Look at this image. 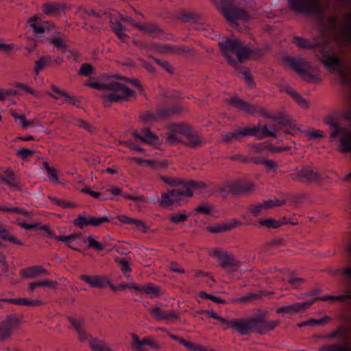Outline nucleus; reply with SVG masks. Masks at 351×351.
<instances>
[{"instance_id": "obj_4", "label": "nucleus", "mask_w": 351, "mask_h": 351, "mask_svg": "<svg viewBox=\"0 0 351 351\" xmlns=\"http://www.w3.org/2000/svg\"><path fill=\"white\" fill-rule=\"evenodd\" d=\"M343 280L345 293L337 296L325 295L323 297L315 298L303 302L294 303L291 305L281 306L277 309L278 313L293 314L300 312L311 306L315 300L322 301H340L341 302H348L351 301V265L337 270Z\"/></svg>"}, {"instance_id": "obj_23", "label": "nucleus", "mask_w": 351, "mask_h": 351, "mask_svg": "<svg viewBox=\"0 0 351 351\" xmlns=\"http://www.w3.org/2000/svg\"><path fill=\"white\" fill-rule=\"evenodd\" d=\"M252 319L255 320V324L252 326V331L255 330L260 334H265L278 325L277 321H267L261 317L252 318Z\"/></svg>"}, {"instance_id": "obj_30", "label": "nucleus", "mask_w": 351, "mask_h": 351, "mask_svg": "<svg viewBox=\"0 0 351 351\" xmlns=\"http://www.w3.org/2000/svg\"><path fill=\"white\" fill-rule=\"evenodd\" d=\"M80 279L88 283L92 287L102 289L108 285V280L101 276H90L84 274L80 276Z\"/></svg>"}, {"instance_id": "obj_56", "label": "nucleus", "mask_w": 351, "mask_h": 351, "mask_svg": "<svg viewBox=\"0 0 351 351\" xmlns=\"http://www.w3.org/2000/svg\"><path fill=\"white\" fill-rule=\"evenodd\" d=\"M75 125L79 128L86 130L90 134H93L95 131V128L93 125L82 119H77L75 122Z\"/></svg>"}, {"instance_id": "obj_17", "label": "nucleus", "mask_w": 351, "mask_h": 351, "mask_svg": "<svg viewBox=\"0 0 351 351\" xmlns=\"http://www.w3.org/2000/svg\"><path fill=\"white\" fill-rule=\"evenodd\" d=\"M291 176L293 180L302 182H315L320 180L319 174L310 166H304L300 171L291 174Z\"/></svg>"}, {"instance_id": "obj_51", "label": "nucleus", "mask_w": 351, "mask_h": 351, "mask_svg": "<svg viewBox=\"0 0 351 351\" xmlns=\"http://www.w3.org/2000/svg\"><path fill=\"white\" fill-rule=\"evenodd\" d=\"M20 95L18 90L14 89L0 88V101H3L12 95Z\"/></svg>"}, {"instance_id": "obj_39", "label": "nucleus", "mask_w": 351, "mask_h": 351, "mask_svg": "<svg viewBox=\"0 0 351 351\" xmlns=\"http://www.w3.org/2000/svg\"><path fill=\"white\" fill-rule=\"evenodd\" d=\"M141 293H145L149 295L151 298H157L160 294V287L155 286L152 283H147L145 285L141 286Z\"/></svg>"}, {"instance_id": "obj_59", "label": "nucleus", "mask_w": 351, "mask_h": 351, "mask_svg": "<svg viewBox=\"0 0 351 351\" xmlns=\"http://www.w3.org/2000/svg\"><path fill=\"white\" fill-rule=\"evenodd\" d=\"M51 43L53 44L56 47L62 50V53H65L66 51V45L64 40L61 38H53L51 40Z\"/></svg>"}, {"instance_id": "obj_22", "label": "nucleus", "mask_w": 351, "mask_h": 351, "mask_svg": "<svg viewBox=\"0 0 351 351\" xmlns=\"http://www.w3.org/2000/svg\"><path fill=\"white\" fill-rule=\"evenodd\" d=\"M132 341V348L136 351H146L143 348L144 346H148L156 350H158L160 348L159 344L150 337H147L141 340L136 335L133 334Z\"/></svg>"}, {"instance_id": "obj_35", "label": "nucleus", "mask_w": 351, "mask_h": 351, "mask_svg": "<svg viewBox=\"0 0 351 351\" xmlns=\"http://www.w3.org/2000/svg\"><path fill=\"white\" fill-rule=\"evenodd\" d=\"M169 336L171 339L176 341H178L180 344L183 345L184 347H186L188 350L191 351H215L213 349H206L199 345L187 341L185 339L173 334H169Z\"/></svg>"}, {"instance_id": "obj_61", "label": "nucleus", "mask_w": 351, "mask_h": 351, "mask_svg": "<svg viewBox=\"0 0 351 351\" xmlns=\"http://www.w3.org/2000/svg\"><path fill=\"white\" fill-rule=\"evenodd\" d=\"M34 154V151L33 149L27 148H21L17 150L16 152L17 156L22 158L23 160H25L28 157L33 156Z\"/></svg>"}, {"instance_id": "obj_53", "label": "nucleus", "mask_w": 351, "mask_h": 351, "mask_svg": "<svg viewBox=\"0 0 351 351\" xmlns=\"http://www.w3.org/2000/svg\"><path fill=\"white\" fill-rule=\"evenodd\" d=\"M109 219L107 217H88V223L89 226H99L101 224L108 222Z\"/></svg>"}, {"instance_id": "obj_46", "label": "nucleus", "mask_w": 351, "mask_h": 351, "mask_svg": "<svg viewBox=\"0 0 351 351\" xmlns=\"http://www.w3.org/2000/svg\"><path fill=\"white\" fill-rule=\"evenodd\" d=\"M0 211L3 213L8 212L16 214H21L26 217H30V215L28 212L23 210L19 207H12L10 205H0Z\"/></svg>"}, {"instance_id": "obj_10", "label": "nucleus", "mask_w": 351, "mask_h": 351, "mask_svg": "<svg viewBox=\"0 0 351 351\" xmlns=\"http://www.w3.org/2000/svg\"><path fill=\"white\" fill-rule=\"evenodd\" d=\"M326 337L328 339H337L342 340L344 343L342 344H325L319 348V351H350V347L347 343V328L339 326L336 330L329 333Z\"/></svg>"}, {"instance_id": "obj_8", "label": "nucleus", "mask_w": 351, "mask_h": 351, "mask_svg": "<svg viewBox=\"0 0 351 351\" xmlns=\"http://www.w3.org/2000/svg\"><path fill=\"white\" fill-rule=\"evenodd\" d=\"M325 123L329 127L330 138L339 137L341 151L343 153L351 152V130L343 126L339 120L332 116L326 117Z\"/></svg>"}, {"instance_id": "obj_26", "label": "nucleus", "mask_w": 351, "mask_h": 351, "mask_svg": "<svg viewBox=\"0 0 351 351\" xmlns=\"http://www.w3.org/2000/svg\"><path fill=\"white\" fill-rule=\"evenodd\" d=\"M136 27L141 32L148 34L153 38L160 39L166 38L163 31L154 24H141L136 23Z\"/></svg>"}, {"instance_id": "obj_34", "label": "nucleus", "mask_w": 351, "mask_h": 351, "mask_svg": "<svg viewBox=\"0 0 351 351\" xmlns=\"http://www.w3.org/2000/svg\"><path fill=\"white\" fill-rule=\"evenodd\" d=\"M110 22L111 24V28L117 36L122 41H125L128 36L124 33L125 29L121 24V21L119 18L110 17Z\"/></svg>"}, {"instance_id": "obj_2", "label": "nucleus", "mask_w": 351, "mask_h": 351, "mask_svg": "<svg viewBox=\"0 0 351 351\" xmlns=\"http://www.w3.org/2000/svg\"><path fill=\"white\" fill-rule=\"evenodd\" d=\"M219 45L228 64L236 67L247 84L251 86L253 81L250 71L238 64V62L242 63L248 58L251 50L247 47H243L237 39L226 38L221 40Z\"/></svg>"}, {"instance_id": "obj_19", "label": "nucleus", "mask_w": 351, "mask_h": 351, "mask_svg": "<svg viewBox=\"0 0 351 351\" xmlns=\"http://www.w3.org/2000/svg\"><path fill=\"white\" fill-rule=\"evenodd\" d=\"M19 319L14 316L10 315L6 320L0 323V341L8 339L12 331L19 324Z\"/></svg>"}, {"instance_id": "obj_7", "label": "nucleus", "mask_w": 351, "mask_h": 351, "mask_svg": "<svg viewBox=\"0 0 351 351\" xmlns=\"http://www.w3.org/2000/svg\"><path fill=\"white\" fill-rule=\"evenodd\" d=\"M167 140L170 144L182 142L191 147H197L202 143L199 134L183 123L171 124L167 133Z\"/></svg>"}, {"instance_id": "obj_43", "label": "nucleus", "mask_w": 351, "mask_h": 351, "mask_svg": "<svg viewBox=\"0 0 351 351\" xmlns=\"http://www.w3.org/2000/svg\"><path fill=\"white\" fill-rule=\"evenodd\" d=\"M2 180L6 184H9L12 188L15 189H19V185L15 180L16 176L12 171H5L3 175Z\"/></svg>"}, {"instance_id": "obj_31", "label": "nucleus", "mask_w": 351, "mask_h": 351, "mask_svg": "<svg viewBox=\"0 0 351 351\" xmlns=\"http://www.w3.org/2000/svg\"><path fill=\"white\" fill-rule=\"evenodd\" d=\"M20 274L25 278H34L41 274H48V271L39 265L32 266L21 270Z\"/></svg>"}, {"instance_id": "obj_3", "label": "nucleus", "mask_w": 351, "mask_h": 351, "mask_svg": "<svg viewBox=\"0 0 351 351\" xmlns=\"http://www.w3.org/2000/svg\"><path fill=\"white\" fill-rule=\"evenodd\" d=\"M160 179L169 186H177L162 194L160 204L163 206L184 201L186 198L192 197L195 191L206 188V184L201 181L179 182L176 178L164 176H160Z\"/></svg>"}, {"instance_id": "obj_52", "label": "nucleus", "mask_w": 351, "mask_h": 351, "mask_svg": "<svg viewBox=\"0 0 351 351\" xmlns=\"http://www.w3.org/2000/svg\"><path fill=\"white\" fill-rule=\"evenodd\" d=\"M89 343L94 351H101L106 348L103 342L97 338L90 337Z\"/></svg>"}, {"instance_id": "obj_62", "label": "nucleus", "mask_w": 351, "mask_h": 351, "mask_svg": "<svg viewBox=\"0 0 351 351\" xmlns=\"http://www.w3.org/2000/svg\"><path fill=\"white\" fill-rule=\"evenodd\" d=\"M328 24L329 27L334 32H338L339 29V19L337 16H330L328 19Z\"/></svg>"}, {"instance_id": "obj_29", "label": "nucleus", "mask_w": 351, "mask_h": 351, "mask_svg": "<svg viewBox=\"0 0 351 351\" xmlns=\"http://www.w3.org/2000/svg\"><path fill=\"white\" fill-rule=\"evenodd\" d=\"M241 223L238 220L233 219L228 223H219L207 227L208 232L211 233H222L232 230Z\"/></svg>"}, {"instance_id": "obj_60", "label": "nucleus", "mask_w": 351, "mask_h": 351, "mask_svg": "<svg viewBox=\"0 0 351 351\" xmlns=\"http://www.w3.org/2000/svg\"><path fill=\"white\" fill-rule=\"evenodd\" d=\"M262 292H257V293H250L247 295H245L238 299L239 302H245L253 300H256L260 298L262 296Z\"/></svg>"}, {"instance_id": "obj_45", "label": "nucleus", "mask_w": 351, "mask_h": 351, "mask_svg": "<svg viewBox=\"0 0 351 351\" xmlns=\"http://www.w3.org/2000/svg\"><path fill=\"white\" fill-rule=\"evenodd\" d=\"M51 88L53 93H58L60 95L64 97V101H69L71 104L73 106L77 105V102L78 101V100L75 97L70 96L68 93L63 90H61L54 85H51Z\"/></svg>"}, {"instance_id": "obj_6", "label": "nucleus", "mask_w": 351, "mask_h": 351, "mask_svg": "<svg viewBox=\"0 0 351 351\" xmlns=\"http://www.w3.org/2000/svg\"><path fill=\"white\" fill-rule=\"evenodd\" d=\"M276 130L273 127L267 125H256L250 128L238 127L233 132H228L222 134L223 141L230 143L232 140L241 141L247 136H255L257 139H262L265 136L275 137Z\"/></svg>"}, {"instance_id": "obj_55", "label": "nucleus", "mask_w": 351, "mask_h": 351, "mask_svg": "<svg viewBox=\"0 0 351 351\" xmlns=\"http://www.w3.org/2000/svg\"><path fill=\"white\" fill-rule=\"evenodd\" d=\"M189 215L185 213H180L171 215L170 220L174 223H179L187 220Z\"/></svg>"}, {"instance_id": "obj_21", "label": "nucleus", "mask_w": 351, "mask_h": 351, "mask_svg": "<svg viewBox=\"0 0 351 351\" xmlns=\"http://www.w3.org/2000/svg\"><path fill=\"white\" fill-rule=\"evenodd\" d=\"M152 316L157 320L173 321L178 318V313L176 311H165L159 306H154L149 309Z\"/></svg>"}, {"instance_id": "obj_49", "label": "nucleus", "mask_w": 351, "mask_h": 351, "mask_svg": "<svg viewBox=\"0 0 351 351\" xmlns=\"http://www.w3.org/2000/svg\"><path fill=\"white\" fill-rule=\"evenodd\" d=\"M12 86L16 87V88H18L22 90H23L24 92H25L26 93H29V94H31L32 95H34V97H37V98H40V94L38 93V92L29 86H27V85H25V84L23 83H21V82H14L12 84Z\"/></svg>"}, {"instance_id": "obj_33", "label": "nucleus", "mask_w": 351, "mask_h": 351, "mask_svg": "<svg viewBox=\"0 0 351 351\" xmlns=\"http://www.w3.org/2000/svg\"><path fill=\"white\" fill-rule=\"evenodd\" d=\"M117 219L124 224L134 225L138 230H141L143 232H146L148 230V226L144 222L136 219L129 217L127 215H118Z\"/></svg>"}, {"instance_id": "obj_14", "label": "nucleus", "mask_w": 351, "mask_h": 351, "mask_svg": "<svg viewBox=\"0 0 351 351\" xmlns=\"http://www.w3.org/2000/svg\"><path fill=\"white\" fill-rule=\"evenodd\" d=\"M181 112L180 108L178 106H173L172 107L161 108L158 110L157 114L152 112H146L141 116L142 121L145 123H148L157 120L158 119H165L169 117L174 114H180Z\"/></svg>"}, {"instance_id": "obj_48", "label": "nucleus", "mask_w": 351, "mask_h": 351, "mask_svg": "<svg viewBox=\"0 0 351 351\" xmlns=\"http://www.w3.org/2000/svg\"><path fill=\"white\" fill-rule=\"evenodd\" d=\"M11 114L14 118L15 121L24 128H28L33 123V121L26 120L24 115L18 114L15 111H12Z\"/></svg>"}, {"instance_id": "obj_12", "label": "nucleus", "mask_w": 351, "mask_h": 351, "mask_svg": "<svg viewBox=\"0 0 351 351\" xmlns=\"http://www.w3.org/2000/svg\"><path fill=\"white\" fill-rule=\"evenodd\" d=\"M290 9L298 13L313 14L318 11L316 0H287Z\"/></svg>"}, {"instance_id": "obj_42", "label": "nucleus", "mask_w": 351, "mask_h": 351, "mask_svg": "<svg viewBox=\"0 0 351 351\" xmlns=\"http://www.w3.org/2000/svg\"><path fill=\"white\" fill-rule=\"evenodd\" d=\"M52 57L49 56H45L40 57L35 62L34 73L38 75L41 70H43L46 66L49 65L51 63Z\"/></svg>"}, {"instance_id": "obj_63", "label": "nucleus", "mask_w": 351, "mask_h": 351, "mask_svg": "<svg viewBox=\"0 0 351 351\" xmlns=\"http://www.w3.org/2000/svg\"><path fill=\"white\" fill-rule=\"evenodd\" d=\"M49 199L51 200V202L52 203H53L54 204H56L62 208H71L72 207V204L69 202H67L63 199H58L56 197H52V196H50L49 197Z\"/></svg>"}, {"instance_id": "obj_25", "label": "nucleus", "mask_w": 351, "mask_h": 351, "mask_svg": "<svg viewBox=\"0 0 351 351\" xmlns=\"http://www.w3.org/2000/svg\"><path fill=\"white\" fill-rule=\"evenodd\" d=\"M133 135L142 142L152 145H156L159 142L158 137L148 128L143 129L141 132L135 131Z\"/></svg>"}, {"instance_id": "obj_11", "label": "nucleus", "mask_w": 351, "mask_h": 351, "mask_svg": "<svg viewBox=\"0 0 351 351\" xmlns=\"http://www.w3.org/2000/svg\"><path fill=\"white\" fill-rule=\"evenodd\" d=\"M210 254L217 258L220 266L228 272H233L238 269L239 263L235 257L230 252H222L219 248H215L210 252Z\"/></svg>"}, {"instance_id": "obj_24", "label": "nucleus", "mask_w": 351, "mask_h": 351, "mask_svg": "<svg viewBox=\"0 0 351 351\" xmlns=\"http://www.w3.org/2000/svg\"><path fill=\"white\" fill-rule=\"evenodd\" d=\"M42 230H47L48 232V234L50 237H53L56 240L64 242L69 248L74 250H79L77 247H74L72 245V242L75 240L80 239L82 237V234L81 232H74L73 234H71L68 236L64 235H55L51 231H50L47 226H43Z\"/></svg>"}, {"instance_id": "obj_27", "label": "nucleus", "mask_w": 351, "mask_h": 351, "mask_svg": "<svg viewBox=\"0 0 351 351\" xmlns=\"http://www.w3.org/2000/svg\"><path fill=\"white\" fill-rule=\"evenodd\" d=\"M28 23H29L34 31L37 34H43L45 32L52 31L53 29L56 28L53 24L50 23L49 22H38L36 16H34L29 19L28 20Z\"/></svg>"}, {"instance_id": "obj_32", "label": "nucleus", "mask_w": 351, "mask_h": 351, "mask_svg": "<svg viewBox=\"0 0 351 351\" xmlns=\"http://www.w3.org/2000/svg\"><path fill=\"white\" fill-rule=\"evenodd\" d=\"M69 320L77 332L80 341L82 342L86 341L89 335L84 330L85 321L84 319H78L73 317H69Z\"/></svg>"}, {"instance_id": "obj_58", "label": "nucleus", "mask_w": 351, "mask_h": 351, "mask_svg": "<svg viewBox=\"0 0 351 351\" xmlns=\"http://www.w3.org/2000/svg\"><path fill=\"white\" fill-rule=\"evenodd\" d=\"M73 224L80 228L83 229L84 227L89 226L88 217L86 218L83 215H79L74 219Z\"/></svg>"}, {"instance_id": "obj_5", "label": "nucleus", "mask_w": 351, "mask_h": 351, "mask_svg": "<svg viewBox=\"0 0 351 351\" xmlns=\"http://www.w3.org/2000/svg\"><path fill=\"white\" fill-rule=\"evenodd\" d=\"M88 86L103 91L101 97L104 103L117 102L134 95V91L118 82H95L89 83Z\"/></svg>"}, {"instance_id": "obj_40", "label": "nucleus", "mask_w": 351, "mask_h": 351, "mask_svg": "<svg viewBox=\"0 0 351 351\" xmlns=\"http://www.w3.org/2000/svg\"><path fill=\"white\" fill-rule=\"evenodd\" d=\"M342 36L345 41L348 43H351V14L346 15V23L342 26L341 29Z\"/></svg>"}, {"instance_id": "obj_9", "label": "nucleus", "mask_w": 351, "mask_h": 351, "mask_svg": "<svg viewBox=\"0 0 351 351\" xmlns=\"http://www.w3.org/2000/svg\"><path fill=\"white\" fill-rule=\"evenodd\" d=\"M285 62L306 82H313L317 80V68L304 58L287 56Z\"/></svg>"}, {"instance_id": "obj_36", "label": "nucleus", "mask_w": 351, "mask_h": 351, "mask_svg": "<svg viewBox=\"0 0 351 351\" xmlns=\"http://www.w3.org/2000/svg\"><path fill=\"white\" fill-rule=\"evenodd\" d=\"M45 14L49 16H56L63 12V7L60 4L49 3L43 5V8Z\"/></svg>"}, {"instance_id": "obj_15", "label": "nucleus", "mask_w": 351, "mask_h": 351, "mask_svg": "<svg viewBox=\"0 0 351 351\" xmlns=\"http://www.w3.org/2000/svg\"><path fill=\"white\" fill-rule=\"evenodd\" d=\"M232 0H221V11L225 18L231 23L238 19H244L246 13L243 10L234 7Z\"/></svg>"}, {"instance_id": "obj_37", "label": "nucleus", "mask_w": 351, "mask_h": 351, "mask_svg": "<svg viewBox=\"0 0 351 351\" xmlns=\"http://www.w3.org/2000/svg\"><path fill=\"white\" fill-rule=\"evenodd\" d=\"M5 301L20 306H39L41 304V302L40 300H31L25 298H10L6 299Z\"/></svg>"}, {"instance_id": "obj_41", "label": "nucleus", "mask_w": 351, "mask_h": 351, "mask_svg": "<svg viewBox=\"0 0 351 351\" xmlns=\"http://www.w3.org/2000/svg\"><path fill=\"white\" fill-rule=\"evenodd\" d=\"M272 202L271 201H264L263 203H256L250 206V213L254 217L259 215L263 209H268L271 208Z\"/></svg>"}, {"instance_id": "obj_47", "label": "nucleus", "mask_w": 351, "mask_h": 351, "mask_svg": "<svg viewBox=\"0 0 351 351\" xmlns=\"http://www.w3.org/2000/svg\"><path fill=\"white\" fill-rule=\"evenodd\" d=\"M115 262L120 266V269L124 276L126 278H129L130 275L128 274H129L132 269L128 261L125 258L117 257L115 258Z\"/></svg>"}, {"instance_id": "obj_54", "label": "nucleus", "mask_w": 351, "mask_h": 351, "mask_svg": "<svg viewBox=\"0 0 351 351\" xmlns=\"http://www.w3.org/2000/svg\"><path fill=\"white\" fill-rule=\"evenodd\" d=\"M93 73H94L93 67L90 64L84 63L81 65L79 71V75L82 76H89Z\"/></svg>"}, {"instance_id": "obj_20", "label": "nucleus", "mask_w": 351, "mask_h": 351, "mask_svg": "<svg viewBox=\"0 0 351 351\" xmlns=\"http://www.w3.org/2000/svg\"><path fill=\"white\" fill-rule=\"evenodd\" d=\"M179 19L183 22H188L195 24V28L197 30H207L209 25L202 23L201 18L195 13L189 12H182L178 16Z\"/></svg>"}, {"instance_id": "obj_16", "label": "nucleus", "mask_w": 351, "mask_h": 351, "mask_svg": "<svg viewBox=\"0 0 351 351\" xmlns=\"http://www.w3.org/2000/svg\"><path fill=\"white\" fill-rule=\"evenodd\" d=\"M233 195H248L255 189V184L247 180H235L226 184Z\"/></svg>"}, {"instance_id": "obj_28", "label": "nucleus", "mask_w": 351, "mask_h": 351, "mask_svg": "<svg viewBox=\"0 0 351 351\" xmlns=\"http://www.w3.org/2000/svg\"><path fill=\"white\" fill-rule=\"evenodd\" d=\"M156 49L161 53H172L176 55H187L189 50L182 45H158Z\"/></svg>"}, {"instance_id": "obj_44", "label": "nucleus", "mask_w": 351, "mask_h": 351, "mask_svg": "<svg viewBox=\"0 0 351 351\" xmlns=\"http://www.w3.org/2000/svg\"><path fill=\"white\" fill-rule=\"evenodd\" d=\"M287 92L301 107L304 108H307L308 107V101L294 90L291 88H288Z\"/></svg>"}, {"instance_id": "obj_1", "label": "nucleus", "mask_w": 351, "mask_h": 351, "mask_svg": "<svg viewBox=\"0 0 351 351\" xmlns=\"http://www.w3.org/2000/svg\"><path fill=\"white\" fill-rule=\"evenodd\" d=\"M293 43L299 48L313 50L315 56L328 70L337 72L340 75L343 84L350 83L346 69L340 57L331 51L328 39L325 36L321 38L313 37V41L294 36Z\"/></svg>"}, {"instance_id": "obj_18", "label": "nucleus", "mask_w": 351, "mask_h": 351, "mask_svg": "<svg viewBox=\"0 0 351 351\" xmlns=\"http://www.w3.org/2000/svg\"><path fill=\"white\" fill-rule=\"evenodd\" d=\"M228 324L231 328L235 330L241 335H246L252 332V326L255 324V320L252 318L233 319Z\"/></svg>"}, {"instance_id": "obj_57", "label": "nucleus", "mask_w": 351, "mask_h": 351, "mask_svg": "<svg viewBox=\"0 0 351 351\" xmlns=\"http://www.w3.org/2000/svg\"><path fill=\"white\" fill-rule=\"evenodd\" d=\"M260 224L269 228H277L280 226V223L274 219L269 218L260 221Z\"/></svg>"}, {"instance_id": "obj_38", "label": "nucleus", "mask_w": 351, "mask_h": 351, "mask_svg": "<svg viewBox=\"0 0 351 351\" xmlns=\"http://www.w3.org/2000/svg\"><path fill=\"white\" fill-rule=\"evenodd\" d=\"M0 239H3L4 241H10L12 243H14V244H16L18 245H23V242L21 240L18 239L17 238L13 237L7 229H5L3 227L1 222H0Z\"/></svg>"}, {"instance_id": "obj_13", "label": "nucleus", "mask_w": 351, "mask_h": 351, "mask_svg": "<svg viewBox=\"0 0 351 351\" xmlns=\"http://www.w3.org/2000/svg\"><path fill=\"white\" fill-rule=\"evenodd\" d=\"M230 103L239 110L247 112L249 114H257L266 118L271 117L269 114L262 107L247 103L239 97H234L231 98Z\"/></svg>"}, {"instance_id": "obj_50", "label": "nucleus", "mask_w": 351, "mask_h": 351, "mask_svg": "<svg viewBox=\"0 0 351 351\" xmlns=\"http://www.w3.org/2000/svg\"><path fill=\"white\" fill-rule=\"evenodd\" d=\"M88 246L90 248H94L98 252L102 251L105 248V245L97 241L91 236H89L86 239Z\"/></svg>"}, {"instance_id": "obj_64", "label": "nucleus", "mask_w": 351, "mask_h": 351, "mask_svg": "<svg viewBox=\"0 0 351 351\" xmlns=\"http://www.w3.org/2000/svg\"><path fill=\"white\" fill-rule=\"evenodd\" d=\"M47 173L51 182L55 184H58L60 182L56 171L53 167H51L50 170H47Z\"/></svg>"}]
</instances>
